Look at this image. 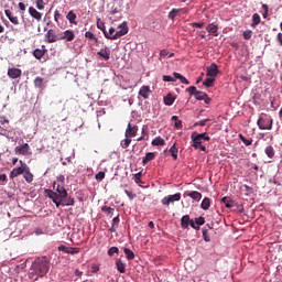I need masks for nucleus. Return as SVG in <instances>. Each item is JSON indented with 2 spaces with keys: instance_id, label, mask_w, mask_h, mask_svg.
Here are the masks:
<instances>
[{
  "instance_id": "603ef678",
  "label": "nucleus",
  "mask_w": 282,
  "mask_h": 282,
  "mask_svg": "<svg viewBox=\"0 0 282 282\" xmlns=\"http://www.w3.org/2000/svg\"><path fill=\"white\" fill-rule=\"evenodd\" d=\"M61 19H63V14H61V11L55 10L54 11V21L57 23V25H58V21H61Z\"/></svg>"
},
{
  "instance_id": "052dcab7",
  "label": "nucleus",
  "mask_w": 282,
  "mask_h": 282,
  "mask_svg": "<svg viewBox=\"0 0 282 282\" xmlns=\"http://www.w3.org/2000/svg\"><path fill=\"white\" fill-rule=\"evenodd\" d=\"M80 252L79 248L68 247V253L67 254H78Z\"/></svg>"
},
{
  "instance_id": "aec40b11",
  "label": "nucleus",
  "mask_w": 282,
  "mask_h": 282,
  "mask_svg": "<svg viewBox=\"0 0 282 282\" xmlns=\"http://www.w3.org/2000/svg\"><path fill=\"white\" fill-rule=\"evenodd\" d=\"M4 14L6 17L9 19V21L11 23H13V25H19V17L12 14V11H10L9 9L4 10Z\"/></svg>"
},
{
  "instance_id": "4468645a",
  "label": "nucleus",
  "mask_w": 282,
  "mask_h": 282,
  "mask_svg": "<svg viewBox=\"0 0 282 282\" xmlns=\"http://www.w3.org/2000/svg\"><path fill=\"white\" fill-rule=\"evenodd\" d=\"M7 74L9 78L14 80L17 78H21L23 70H21V68H9Z\"/></svg>"
},
{
  "instance_id": "b1692460",
  "label": "nucleus",
  "mask_w": 282,
  "mask_h": 282,
  "mask_svg": "<svg viewBox=\"0 0 282 282\" xmlns=\"http://www.w3.org/2000/svg\"><path fill=\"white\" fill-rule=\"evenodd\" d=\"M118 226H120V214H118L113 219L111 227L109 229L110 232H116L118 230Z\"/></svg>"
},
{
  "instance_id": "8fccbe9b",
  "label": "nucleus",
  "mask_w": 282,
  "mask_h": 282,
  "mask_svg": "<svg viewBox=\"0 0 282 282\" xmlns=\"http://www.w3.org/2000/svg\"><path fill=\"white\" fill-rule=\"evenodd\" d=\"M202 232H203V239H204V241H206V243H208V242L210 241V236L208 235V229L203 228V229H202Z\"/></svg>"
},
{
  "instance_id": "f03ea898",
  "label": "nucleus",
  "mask_w": 282,
  "mask_h": 282,
  "mask_svg": "<svg viewBox=\"0 0 282 282\" xmlns=\"http://www.w3.org/2000/svg\"><path fill=\"white\" fill-rule=\"evenodd\" d=\"M257 124L259 129H261V131H271L272 124H274V120L272 119V117L265 119L260 117L257 121Z\"/></svg>"
},
{
  "instance_id": "7ed1b4c3",
  "label": "nucleus",
  "mask_w": 282,
  "mask_h": 282,
  "mask_svg": "<svg viewBox=\"0 0 282 282\" xmlns=\"http://www.w3.org/2000/svg\"><path fill=\"white\" fill-rule=\"evenodd\" d=\"M20 165L19 167H14L11 172H10V180H14V177H19V175H23V173H25V170L28 169V164H25V162L20 161Z\"/></svg>"
},
{
  "instance_id": "393cba45",
  "label": "nucleus",
  "mask_w": 282,
  "mask_h": 282,
  "mask_svg": "<svg viewBox=\"0 0 282 282\" xmlns=\"http://www.w3.org/2000/svg\"><path fill=\"white\" fill-rule=\"evenodd\" d=\"M116 268L118 272H120V274H124V272H127V265L124 264V262H122L121 259L116 260Z\"/></svg>"
},
{
  "instance_id": "c9c22d12",
  "label": "nucleus",
  "mask_w": 282,
  "mask_h": 282,
  "mask_svg": "<svg viewBox=\"0 0 282 282\" xmlns=\"http://www.w3.org/2000/svg\"><path fill=\"white\" fill-rule=\"evenodd\" d=\"M43 83H45V79L41 76H37L34 79V87H37V89H43Z\"/></svg>"
},
{
  "instance_id": "58836bf2",
  "label": "nucleus",
  "mask_w": 282,
  "mask_h": 282,
  "mask_svg": "<svg viewBox=\"0 0 282 282\" xmlns=\"http://www.w3.org/2000/svg\"><path fill=\"white\" fill-rule=\"evenodd\" d=\"M63 202V206H74L76 204V200L72 196H66Z\"/></svg>"
},
{
  "instance_id": "f3484780",
  "label": "nucleus",
  "mask_w": 282,
  "mask_h": 282,
  "mask_svg": "<svg viewBox=\"0 0 282 282\" xmlns=\"http://www.w3.org/2000/svg\"><path fill=\"white\" fill-rule=\"evenodd\" d=\"M184 197H191L194 202H199L202 199V193L197 191H186Z\"/></svg>"
},
{
  "instance_id": "79ce46f5",
  "label": "nucleus",
  "mask_w": 282,
  "mask_h": 282,
  "mask_svg": "<svg viewBox=\"0 0 282 282\" xmlns=\"http://www.w3.org/2000/svg\"><path fill=\"white\" fill-rule=\"evenodd\" d=\"M182 9H172L169 13V19H171V21H175V17H177L180 14Z\"/></svg>"
},
{
  "instance_id": "473e14b6",
  "label": "nucleus",
  "mask_w": 282,
  "mask_h": 282,
  "mask_svg": "<svg viewBox=\"0 0 282 282\" xmlns=\"http://www.w3.org/2000/svg\"><path fill=\"white\" fill-rule=\"evenodd\" d=\"M221 203L225 204L226 208H235V200L229 197H223Z\"/></svg>"
},
{
  "instance_id": "20e7f679",
  "label": "nucleus",
  "mask_w": 282,
  "mask_h": 282,
  "mask_svg": "<svg viewBox=\"0 0 282 282\" xmlns=\"http://www.w3.org/2000/svg\"><path fill=\"white\" fill-rule=\"evenodd\" d=\"M45 195H46V197H48L50 199H52V202L55 204L56 208H59V206H63V204H64V198H58V196H56V194L54 193V191H52V189H45Z\"/></svg>"
},
{
  "instance_id": "c756f323",
  "label": "nucleus",
  "mask_w": 282,
  "mask_h": 282,
  "mask_svg": "<svg viewBox=\"0 0 282 282\" xmlns=\"http://www.w3.org/2000/svg\"><path fill=\"white\" fill-rule=\"evenodd\" d=\"M101 210L105 213V215H107V217H110V218H112L113 213H116V209L113 207H109V206H102Z\"/></svg>"
},
{
  "instance_id": "774afa93",
  "label": "nucleus",
  "mask_w": 282,
  "mask_h": 282,
  "mask_svg": "<svg viewBox=\"0 0 282 282\" xmlns=\"http://www.w3.org/2000/svg\"><path fill=\"white\" fill-rule=\"evenodd\" d=\"M276 41H278L279 45L282 46V33H278Z\"/></svg>"
},
{
  "instance_id": "9d476101",
  "label": "nucleus",
  "mask_w": 282,
  "mask_h": 282,
  "mask_svg": "<svg viewBox=\"0 0 282 282\" xmlns=\"http://www.w3.org/2000/svg\"><path fill=\"white\" fill-rule=\"evenodd\" d=\"M54 188H55V191H53V192L57 198L65 199V197H67L68 194H67V189H65V186H63V185L56 186V184H54Z\"/></svg>"
},
{
  "instance_id": "c85d7f7f",
  "label": "nucleus",
  "mask_w": 282,
  "mask_h": 282,
  "mask_svg": "<svg viewBox=\"0 0 282 282\" xmlns=\"http://www.w3.org/2000/svg\"><path fill=\"white\" fill-rule=\"evenodd\" d=\"M67 21L73 25H78V22H76V13L74 11H69L66 15Z\"/></svg>"
},
{
  "instance_id": "ea45409f",
  "label": "nucleus",
  "mask_w": 282,
  "mask_h": 282,
  "mask_svg": "<svg viewBox=\"0 0 282 282\" xmlns=\"http://www.w3.org/2000/svg\"><path fill=\"white\" fill-rule=\"evenodd\" d=\"M170 153H171L173 160H177L178 150H177V144H176V143H174V144L170 148Z\"/></svg>"
},
{
  "instance_id": "6e6552de",
  "label": "nucleus",
  "mask_w": 282,
  "mask_h": 282,
  "mask_svg": "<svg viewBox=\"0 0 282 282\" xmlns=\"http://www.w3.org/2000/svg\"><path fill=\"white\" fill-rule=\"evenodd\" d=\"M118 29L119 31L115 33L113 39H120L126 34H129V25H127V22H122L121 24H119Z\"/></svg>"
},
{
  "instance_id": "6ab92c4d",
  "label": "nucleus",
  "mask_w": 282,
  "mask_h": 282,
  "mask_svg": "<svg viewBox=\"0 0 282 282\" xmlns=\"http://www.w3.org/2000/svg\"><path fill=\"white\" fill-rule=\"evenodd\" d=\"M217 74H219V67L215 63L210 64V66L207 67V76L215 78Z\"/></svg>"
},
{
  "instance_id": "9b49d317",
  "label": "nucleus",
  "mask_w": 282,
  "mask_h": 282,
  "mask_svg": "<svg viewBox=\"0 0 282 282\" xmlns=\"http://www.w3.org/2000/svg\"><path fill=\"white\" fill-rule=\"evenodd\" d=\"M138 135V126L128 123V127L124 132L126 138H135Z\"/></svg>"
},
{
  "instance_id": "7c9ffc66",
  "label": "nucleus",
  "mask_w": 282,
  "mask_h": 282,
  "mask_svg": "<svg viewBox=\"0 0 282 282\" xmlns=\"http://www.w3.org/2000/svg\"><path fill=\"white\" fill-rule=\"evenodd\" d=\"M123 252H124L126 259H128V261H133L135 259V253L131 249L123 248Z\"/></svg>"
},
{
  "instance_id": "6e6d98bb",
  "label": "nucleus",
  "mask_w": 282,
  "mask_h": 282,
  "mask_svg": "<svg viewBox=\"0 0 282 282\" xmlns=\"http://www.w3.org/2000/svg\"><path fill=\"white\" fill-rule=\"evenodd\" d=\"M187 91L188 94H191V96H196L199 93V90H197V87L195 86H191L189 88H187Z\"/></svg>"
},
{
  "instance_id": "09e8293b",
  "label": "nucleus",
  "mask_w": 282,
  "mask_h": 282,
  "mask_svg": "<svg viewBox=\"0 0 282 282\" xmlns=\"http://www.w3.org/2000/svg\"><path fill=\"white\" fill-rule=\"evenodd\" d=\"M35 8L37 10H45V1L44 0H35Z\"/></svg>"
},
{
  "instance_id": "423d86ee",
  "label": "nucleus",
  "mask_w": 282,
  "mask_h": 282,
  "mask_svg": "<svg viewBox=\"0 0 282 282\" xmlns=\"http://www.w3.org/2000/svg\"><path fill=\"white\" fill-rule=\"evenodd\" d=\"M45 39L47 43H56V41H61V33L56 34L54 29H50L45 34Z\"/></svg>"
},
{
  "instance_id": "bb28decb",
  "label": "nucleus",
  "mask_w": 282,
  "mask_h": 282,
  "mask_svg": "<svg viewBox=\"0 0 282 282\" xmlns=\"http://www.w3.org/2000/svg\"><path fill=\"white\" fill-rule=\"evenodd\" d=\"M104 35L109 39L110 41H117L118 37H115L116 36V29L113 26H111L109 29V31L105 32Z\"/></svg>"
},
{
  "instance_id": "0e129e2a",
  "label": "nucleus",
  "mask_w": 282,
  "mask_h": 282,
  "mask_svg": "<svg viewBox=\"0 0 282 282\" xmlns=\"http://www.w3.org/2000/svg\"><path fill=\"white\" fill-rule=\"evenodd\" d=\"M262 10H263V13H262L263 19H268V12H269L268 4H262Z\"/></svg>"
},
{
  "instance_id": "2f4dec72",
  "label": "nucleus",
  "mask_w": 282,
  "mask_h": 282,
  "mask_svg": "<svg viewBox=\"0 0 282 282\" xmlns=\"http://www.w3.org/2000/svg\"><path fill=\"white\" fill-rule=\"evenodd\" d=\"M174 78H176L177 80H181V83L183 85H191V82H188V79H186V77H184V75L180 74V73H173Z\"/></svg>"
},
{
  "instance_id": "680f3d73",
  "label": "nucleus",
  "mask_w": 282,
  "mask_h": 282,
  "mask_svg": "<svg viewBox=\"0 0 282 282\" xmlns=\"http://www.w3.org/2000/svg\"><path fill=\"white\" fill-rule=\"evenodd\" d=\"M206 122H210V119H203L195 123V127H206Z\"/></svg>"
},
{
  "instance_id": "5701e85b",
  "label": "nucleus",
  "mask_w": 282,
  "mask_h": 282,
  "mask_svg": "<svg viewBox=\"0 0 282 282\" xmlns=\"http://www.w3.org/2000/svg\"><path fill=\"white\" fill-rule=\"evenodd\" d=\"M149 94H151V87L150 86H142L139 90V96L144 98V100H147L149 98Z\"/></svg>"
},
{
  "instance_id": "dca6fc26",
  "label": "nucleus",
  "mask_w": 282,
  "mask_h": 282,
  "mask_svg": "<svg viewBox=\"0 0 282 282\" xmlns=\"http://www.w3.org/2000/svg\"><path fill=\"white\" fill-rule=\"evenodd\" d=\"M46 54H47V48H45V45H42V48H35L33 51V56L37 61H41L43 56H45Z\"/></svg>"
},
{
  "instance_id": "13d9d810",
  "label": "nucleus",
  "mask_w": 282,
  "mask_h": 282,
  "mask_svg": "<svg viewBox=\"0 0 282 282\" xmlns=\"http://www.w3.org/2000/svg\"><path fill=\"white\" fill-rule=\"evenodd\" d=\"M135 184H142V172L134 174Z\"/></svg>"
},
{
  "instance_id": "1a4fd4ad",
  "label": "nucleus",
  "mask_w": 282,
  "mask_h": 282,
  "mask_svg": "<svg viewBox=\"0 0 282 282\" xmlns=\"http://www.w3.org/2000/svg\"><path fill=\"white\" fill-rule=\"evenodd\" d=\"M74 39H76V34H74L73 30H66L59 33V41L72 42Z\"/></svg>"
},
{
  "instance_id": "e433bc0d",
  "label": "nucleus",
  "mask_w": 282,
  "mask_h": 282,
  "mask_svg": "<svg viewBox=\"0 0 282 282\" xmlns=\"http://www.w3.org/2000/svg\"><path fill=\"white\" fill-rule=\"evenodd\" d=\"M259 23H261V15H259V13H254L252 15V28H257V25H259Z\"/></svg>"
},
{
  "instance_id": "412c9836",
  "label": "nucleus",
  "mask_w": 282,
  "mask_h": 282,
  "mask_svg": "<svg viewBox=\"0 0 282 282\" xmlns=\"http://www.w3.org/2000/svg\"><path fill=\"white\" fill-rule=\"evenodd\" d=\"M23 177L28 184H32V182H34V174L30 172V166H26L24 170Z\"/></svg>"
},
{
  "instance_id": "4be33fe9",
  "label": "nucleus",
  "mask_w": 282,
  "mask_h": 282,
  "mask_svg": "<svg viewBox=\"0 0 282 282\" xmlns=\"http://www.w3.org/2000/svg\"><path fill=\"white\" fill-rule=\"evenodd\" d=\"M191 221H193V219H191L189 215H185L181 218V227L186 230V228H188L191 226Z\"/></svg>"
},
{
  "instance_id": "a878e982",
  "label": "nucleus",
  "mask_w": 282,
  "mask_h": 282,
  "mask_svg": "<svg viewBox=\"0 0 282 282\" xmlns=\"http://www.w3.org/2000/svg\"><path fill=\"white\" fill-rule=\"evenodd\" d=\"M152 160H155V152H148L145 153V156L142 159V164L147 165L149 162H152Z\"/></svg>"
},
{
  "instance_id": "3c124183",
  "label": "nucleus",
  "mask_w": 282,
  "mask_h": 282,
  "mask_svg": "<svg viewBox=\"0 0 282 282\" xmlns=\"http://www.w3.org/2000/svg\"><path fill=\"white\" fill-rule=\"evenodd\" d=\"M120 252V249H118V247H111L108 250V257H113V254H118Z\"/></svg>"
},
{
  "instance_id": "864d4df0",
  "label": "nucleus",
  "mask_w": 282,
  "mask_h": 282,
  "mask_svg": "<svg viewBox=\"0 0 282 282\" xmlns=\"http://www.w3.org/2000/svg\"><path fill=\"white\" fill-rule=\"evenodd\" d=\"M207 95L208 94L198 90V93H196V95H195V98H196V100H203L204 98H206Z\"/></svg>"
},
{
  "instance_id": "e2e57ef3",
  "label": "nucleus",
  "mask_w": 282,
  "mask_h": 282,
  "mask_svg": "<svg viewBox=\"0 0 282 282\" xmlns=\"http://www.w3.org/2000/svg\"><path fill=\"white\" fill-rule=\"evenodd\" d=\"M105 172H99L95 175V180H97L98 182H102V180L105 178Z\"/></svg>"
},
{
  "instance_id": "a18cd8bd",
  "label": "nucleus",
  "mask_w": 282,
  "mask_h": 282,
  "mask_svg": "<svg viewBox=\"0 0 282 282\" xmlns=\"http://www.w3.org/2000/svg\"><path fill=\"white\" fill-rule=\"evenodd\" d=\"M97 28H98V30H101V32L104 34L107 32V28L105 26V22L100 21V18H97Z\"/></svg>"
},
{
  "instance_id": "cd10ccee",
  "label": "nucleus",
  "mask_w": 282,
  "mask_h": 282,
  "mask_svg": "<svg viewBox=\"0 0 282 282\" xmlns=\"http://www.w3.org/2000/svg\"><path fill=\"white\" fill-rule=\"evenodd\" d=\"M264 153L265 155L272 160L274 158V155H276V152L274 151V147L272 145H268L265 149H264Z\"/></svg>"
},
{
  "instance_id": "338daca9",
  "label": "nucleus",
  "mask_w": 282,
  "mask_h": 282,
  "mask_svg": "<svg viewBox=\"0 0 282 282\" xmlns=\"http://www.w3.org/2000/svg\"><path fill=\"white\" fill-rule=\"evenodd\" d=\"M126 195L129 197V199H135V194L133 192H129V189H124Z\"/></svg>"
},
{
  "instance_id": "de8ad7c7",
  "label": "nucleus",
  "mask_w": 282,
  "mask_h": 282,
  "mask_svg": "<svg viewBox=\"0 0 282 282\" xmlns=\"http://www.w3.org/2000/svg\"><path fill=\"white\" fill-rule=\"evenodd\" d=\"M85 37L89 39L90 41H95V43H98V37H96V35L91 33V31H87L85 33Z\"/></svg>"
},
{
  "instance_id": "4d7b16f0",
  "label": "nucleus",
  "mask_w": 282,
  "mask_h": 282,
  "mask_svg": "<svg viewBox=\"0 0 282 282\" xmlns=\"http://www.w3.org/2000/svg\"><path fill=\"white\" fill-rule=\"evenodd\" d=\"M252 39V31L248 30L243 32V40L250 41Z\"/></svg>"
},
{
  "instance_id": "0eeeda50",
  "label": "nucleus",
  "mask_w": 282,
  "mask_h": 282,
  "mask_svg": "<svg viewBox=\"0 0 282 282\" xmlns=\"http://www.w3.org/2000/svg\"><path fill=\"white\" fill-rule=\"evenodd\" d=\"M191 138H192V141H193V144H192L193 148L200 149V151L206 152V147L202 145L203 140L199 139V137L196 135V132H193Z\"/></svg>"
},
{
  "instance_id": "39448f33",
  "label": "nucleus",
  "mask_w": 282,
  "mask_h": 282,
  "mask_svg": "<svg viewBox=\"0 0 282 282\" xmlns=\"http://www.w3.org/2000/svg\"><path fill=\"white\" fill-rule=\"evenodd\" d=\"M180 199H182V194L176 193L174 195H169V196L163 197L161 200V204H163V206H169L170 204L180 202Z\"/></svg>"
},
{
  "instance_id": "f8f14e48",
  "label": "nucleus",
  "mask_w": 282,
  "mask_h": 282,
  "mask_svg": "<svg viewBox=\"0 0 282 282\" xmlns=\"http://www.w3.org/2000/svg\"><path fill=\"white\" fill-rule=\"evenodd\" d=\"M15 153H19V155H31L32 152H30V144L24 143L15 147Z\"/></svg>"
},
{
  "instance_id": "bf43d9fd",
  "label": "nucleus",
  "mask_w": 282,
  "mask_h": 282,
  "mask_svg": "<svg viewBox=\"0 0 282 282\" xmlns=\"http://www.w3.org/2000/svg\"><path fill=\"white\" fill-rule=\"evenodd\" d=\"M215 83V78H207L204 83H203V85L205 86V87H213V84Z\"/></svg>"
},
{
  "instance_id": "c03bdc74",
  "label": "nucleus",
  "mask_w": 282,
  "mask_h": 282,
  "mask_svg": "<svg viewBox=\"0 0 282 282\" xmlns=\"http://www.w3.org/2000/svg\"><path fill=\"white\" fill-rule=\"evenodd\" d=\"M238 138L245 143V147H250L252 144V139H246L243 134H239Z\"/></svg>"
},
{
  "instance_id": "49530a36",
  "label": "nucleus",
  "mask_w": 282,
  "mask_h": 282,
  "mask_svg": "<svg viewBox=\"0 0 282 282\" xmlns=\"http://www.w3.org/2000/svg\"><path fill=\"white\" fill-rule=\"evenodd\" d=\"M199 140H205L206 142H210V137H208V133H197L195 134Z\"/></svg>"
},
{
  "instance_id": "a211bd4d",
  "label": "nucleus",
  "mask_w": 282,
  "mask_h": 282,
  "mask_svg": "<svg viewBox=\"0 0 282 282\" xmlns=\"http://www.w3.org/2000/svg\"><path fill=\"white\" fill-rule=\"evenodd\" d=\"M97 56H100V58H104V61H109L111 56V48L108 46L101 48L98 53Z\"/></svg>"
},
{
  "instance_id": "37998d69",
  "label": "nucleus",
  "mask_w": 282,
  "mask_h": 282,
  "mask_svg": "<svg viewBox=\"0 0 282 282\" xmlns=\"http://www.w3.org/2000/svg\"><path fill=\"white\" fill-rule=\"evenodd\" d=\"M175 129H182V120L177 116H172Z\"/></svg>"
},
{
  "instance_id": "5fc2aeb1",
  "label": "nucleus",
  "mask_w": 282,
  "mask_h": 282,
  "mask_svg": "<svg viewBox=\"0 0 282 282\" xmlns=\"http://www.w3.org/2000/svg\"><path fill=\"white\" fill-rule=\"evenodd\" d=\"M195 224L199 227V226H204V224H206V218L204 217H198V218H195Z\"/></svg>"
},
{
  "instance_id": "4c0bfd02",
  "label": "nucleus",
  "mask_w": 282,
  "mask_h": 282,
  "mask_svg": "<svg viewBox=\"0 0 282 282\" xmlns=\"http://www.w3.org/2000/svg\"><path fill=\"white\" fill-rule=\"evenodd\" d=\"M200 208H203V210H208V208H210V198L205 197L202 200Z\"/></svg>"
},
{
  "instance_id": "72a5a7b5",
  "label": "nucleus",
  "mask_w": 282,
  "mask_h": 282,
  "mask_svg": "<svg viewBox=\"0 0 282 282\" xmlns=\"http://www.w3.org/2000/svg\"><path fill=\"white\" fill-rule=\"evenodd\" d=\"M173 102H175V96H173V94H167V95L164 97V104H165L167 107H171V105H173Z\"/></svg>"
},
{
  "instance_id": "2eb2a0df",
  "label": "nucleus",
  "mask_w": 282,
  "mask_h": 282,
  "mask_svg": "<svg viewBox=\"0 0 282 282\" xmlns=\"http://www.w3.org/2000/svg\"><path fill=\"white\" fill-rule=\"evenodd\" d=\"M29 14L32 19H34L35 21H41L43 19V13H41L39 10H36V8L34 7H30L29 8Z\"/></svg>"
},
{
  "instance_id": "f704fd0d",
  "label": "nucleus",
  "mask_w": 282,
  "mask_h": 282,
  "mask_svg": "<svg viewBox=\"0 0 282 282\" xmlns=\"http://www.w3.org/2000/svg\"><path fill=\"white\" fill-rule=\"evenodd\" d=\"M166 144V141L162 139V137H156L154 140H152V147H164Z\"/></svg>"
},
{
  "instance_id": "f257e3e1",
  "label": "nucleus",
  "mask_w": 282,
  "mask_h": 282,
  "mask_svg": "<svg viewBox=\"0 0 282 282\" xmlns=\"http://www.w3.org/2000/svg\"><path fill=\"white\" fill-rule=\"evenodd\" d=\"M33 269L39 276H45V274L50 272V262L47 261V258H37L33 263Z\"/></svg>"
},
{
  "instance_id": "ddd939ff",
  "label": "nucleus",
  "mask_w": 282,
  "mask_h": 282,
  "mask_svg": "<svg viewBox=\"0 0 282 282\" xmlns=\"http://www.w3.org/2000/svg\"><path fill=\"white\" fill-rule=\"evenodd\" d=\"M209 36H219V26L215 23H209L205 29Z\"/></svg>"
},
{
  "instance_id": "a19ab883",
  "label": "nucleus",
  "mask_w": 282,
  "mask_h": 282,
  "mask_svg": "<svg viewBox=\"0 0 282 282\" xmlns=\"http://www.w3.org/2000/svg\"><path fill=\"white\" fill-rule=\"evenodd\" d=\"M131 144V137H126V139H123L120 142V147L121 149H129V145Z\"/></svg>"
},
{
  "instance_id": "69168bd1",
  "label": "nucleus",
  "mask_w": 282,
  "mask_h": 282,
  "mask_svg": "<svg viewBox=\"0 0 282 282\" xmlns=\"http://www.w3.org/2000/svg\"><path fill=\"white\" fill-rule=\"evenodd\" d=\"M57 250H59V252H65V254L68 253L69 247L65 246V245H61Z\"/></svg>"
}]
</instances>
